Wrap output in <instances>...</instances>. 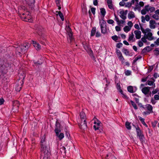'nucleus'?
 <instances>
[{"label":"nucleus","instance_id":"nucleus-1","mask_svg":"<svg viewBox=\"0 0 159 159\" xmlns=\"http://www.w3.org/2000/svg\"><path fill=\"white\" fill-rule=\"evenodd\" d=\"M41 156L43 159H49L50 153L44 137H42L40 142Z\"/></svg>","mask_w":159,"mask_h":159},{"label":"nucleus","instance_id":"nucleus-2","mask_svg":"<svg viewBox=\"0 0 159 159\" xmlns=\"http://www.w3.org/2000/svg\"><path fill=\"white\" fill-rule=\"evenodd\" d=\"M30 46V43H25L18 47L16 49V53L17 55L21 56V55L25 53Z\"/></svg>","mask_w":159,"mask_h":159},{"label":"nucleus","instance_id":"nucleus-3","mask_svg":"<svg viewBox=\"0 0 159 159\" xmlns=\"http://www.w3.org/2000/svg\"><path fill=\"white\" fill-rule=\"evenodd\" d=\"M20 15V17L23 20L26 22H32L31 17L29 12L26 11L25 13L21 12Z\"/></svg>","mask_w":159,"mask_h":159},{"label":"nucleus","instance_id":"nucleus-4","mask_svg":"<svg viewBox=\"0 0 159 159\" xmlns=\"http://www.w3.org/2000/svg\"><path fill=\"white\" fill-rule=\"evenodd\" d=\"M99 24L101 33L103 34H105L107 32V24L106 21L102 20L100 21Z\"/></svg>","mask_w":159,"mask_h":159},{"label":"nucleus","instance_id":"nucleus-5","mask_svg":"<svg viewBox=\"0 0 159 159\" xmlns=\"http://www.w3.org/2000/svg\"><path fill=\"white\" fill-rule=\"evenodd\" d=\"M151 87H145L141 89L142 92L146 95L147 97H151V92L150 91Z\"/></svg>","mask_w":159,"mask_h":159},{"label":"nucleus","instance_id":"nucleus-6","mask_svg":"<svg viewBox=\"0 0 159 159\" xmlns=\"http://www.w3.org/2000/svg\"><path fill=\"white\" fill-rule=\"evenodd\" d=\"M66 30L67 34L68 36V41H70V42L71 43L73 40L71 29L69 27H68L66 28Z\"/></svg>","mask_w":159,"mask_h":159},{"label":"nucleus","instance_id":"nucleus-7","mask_svg":"<svg viewBox=\"0 0 159 159\" xmlns=\"http://www.w3.org/2000/svg\"><path fill=\"white\" fill-rule=\"evenodd\" d=\"M20 105L19 102L18 101L16 100L13 102L12 110L14 111H16L18 110Z\"/></svg>","mask_w":159,"mask_h":159},{"label":"nucleus","instance_id":"nucleus-8","mask_svg":"<svg viewBox=\"0 0 159 159\" xmlns=\"http://www.w3.org/2000/svg\"><path fill=\"white\" fill-rule=\"evenodd\" d=\"M79 126L80 128L83 130L86 129L87 128V125L86 120L84 122V121H80L79 124Z\"/></svg>","mask_w":159,"mask_h":159},{"label":"nucleus","instance_id":"nucleus-9","mask_svg":"<svg viewBox=\"0 0 159 159\" xmlns=\"http://www.w3.org/2000/svg\"><path fill=\"white\" fill-rule=\"evenodd\" d=\"M3 62L0 61V75L3 72V68L7 67L9 66V65L7 63H5V64H2Z\"/></svg>","mask_w":159,"mask_h":159},{"label":"nucleus","instance_id":"nucleus-10","mask_svg":"<svg viewBox=\"0 0 159 159\" xmlns=\"http://www.w3.org/2000/svg\"><path fill=\"white\" fill-rule=\"evenodd\" d=\"M32 43L36 50H39L41 49L40 45L38 43L33 40L32 41Z\"/></svg>","mask_w":159,"mask_h":159},{"label":"nucleus","instance_id":"nucleus-11","mask_svg":"<svg viewBox=\"0 0 159 159\" xmlns=\"http://www.w3.org/2000/svg\"><path fill=\"white\" fill-rule=\"evenodd\" d=\"M152 33L149 32L147 34H145L144 35V37H146V38L149 41L152 40L154 39V37L152 36Z\"/></svg>","mask_w":159,"mask_h":159},{"label":"nucleus","instance_id":"nucleus-12","mask_svg":"<svg viewBox=\"0 0 159 159\" xmlns=\"http://www.w3.org/2000/svg\"><path fill=\"white\" fill-rule=\"evenodd\" d=\"M54 131L55 133H57L58 132H61L60 124L57 121L56 122V123Z\"/></svg>","mask_w":159,"mask_h":159},{"label":"nucleus","instance_id":"nucleus-13","mask_svg":"<svg viewBox=\"0 0 159 159\" xmlns=\"http://www.w3.org/2000/svg\"><path fill=\"white\" fill-rule=\"evenodd\" d=\"M80 121H84V122L86 120V116L85 113L83 111H81L80 113Z\"/></svg>","mask_w":159,"mask_h":159},{"label":"nucleus","instance_id":"nucleus-14","mask_svg":"<svg viewBox=\"0 0 159 159\" xmlns=\"http://www.w3.org/2000/svg\"><path fill=\"white\" fill-rule=\"evenodd\" d=\"M135 35V37L137 39H139L141 37V32L139 30H135L134 32Z\"/></svg>","mask_w":159,"mask_h":159},{"label":"nucleus","instance_id":"nucleus-15","mask_svg":"<svg viewBox=\"0 0 159 159\" xmlns=\"http://www.w3.org/2000/svg\"><path fill=\"white\" fill-rule=\"evenodd\" d=\"M156 22L153 20H151L149 21V27L151 29H154L155 28L156 26L155 24Z\"/></svg>","mask_w":159,"mask_h":159},{"label":"nucleus","instance_id":"nucleus-16","mask_svg":"<svg viewBox=\"0 0 159 159\" xmlns=\"http://www.w3.org/2000/svg\"><path fill=\"white\" fill-rule=\"evenodd\" d=\"M120 16L123 20H125L126 18V13H125V12L124 11H122L120 12Z\"/></svg>","mask_w":159,"mask_h":159},{"label":"nucleus","instance_id":"nucleus-17","mask_svg":"<svg viewBox=\"0 0 159 159\" xmlns=\"http://www.w3.org/2000/svg\"><path fill=\"white\" fill-rule=\"evenodd\" d=\"M136 130L137 133V136L139 137L143 134V132L140 130V128L138 126H137V127L136 128Z\"/></svg>","mask_w":159,"mask_h":159},{"label":"nucleus","instance_id":"nucleus-18","mask_svg":"<svg viewBox=\"0 0 159 159\" xmlns=\"http://www.w3.org/2000/svg\"><path fill=\"white\" fill-rule=\"evenodd\" d=\"M151 50L149 47L148 46L143 48L141 51V54H144L146 53L147 52H149Z\"/></svg>","mask_w":159,"mask_h":159},{"label":"nucleus","instance_id":"nucleus-19","mask_svg":"<svg viewBox=\"0 0 159 159\" xmlns=\"http://www.w3.org/2000/svg\"><path fill=\"white\" fill-rule=\"evenodd\" d=\"M106 158V159H116L114 155L111 153H109L107 155Z\"/></svg>","mask_w":159,"mask_h":159},{"label":"nucleus","instance_id":"nucleus-20","mask_svg":"<svg viewBox=\"0 0 159 159\" xmlns=\"http://www.w3.org/2000/svg\"><path fill=\"white\" fill-rule=\"evenodd\" d=\"M135 88L136 89L134 90L133 86H129L127 87V90L130 93H134L136 90V88L135 87Z\"/></svg>","mask_w":159,"mask_h":159},{"label":"nucleus","instance_id":"nucleus-21","mask_svg":"<svg viewBox=\"0 0 159 159\" xmlns=\"http://www.w3.org/2000/svg\"><path fill=\"white\" fill-rule=\"evenodd\" d=\"M135 39L134 38V35L133 33L132 32L131 34L129 35L128 41H132L133 42H134L135 41Z\"/></svg>","mask_w":159,"mask_h":159},{"label":"nucleus","instance_id":"nucleus-22","mask_svg":"<svg viewBox=\"0 0 159 159\" xmlns=\"http://www.w3.org/2000/svg\"><path fill=\"white\" fill-rule=\"evenodd\" d=\"M60 132H58V133H56V135L59 138L60 140H61L64 137V134L63 133H61L60 134L59 133Z\"/></svg>","mask_w":159,"mask_h":159},{"label":"nucleus","instance_id":"nucleus-23","mask_svg":"<svg viewBox=\"0 0 159 159\" xmlns=\"http://www.w3.org/2000/svg\"><path fill=\"white\" fill-rule=\"evenodd\" d=\"M146 108L149 111L150 113H152V107L150 104H147L146 105Z\"/></svg>","mask_w":159,"mask_h":159},{"label":"nucleus","instance_id":"nucleus-24","mask_svg":"<svg viewBox=\"0 0 159 159\" xmlns=\"http://www.w3.org/2000/svg\"><path fill=\"white\" fill-rule=\"evenodd\" d=\"M26 2L29 6H32L34 4V0H25Z\"/></svg>","mask_w":159,"mask_h":159},{"label":"nucleus","instance_id":"nucleus-25","mask_svg":"<svg viewBox=\"0 0 159 159\" xmlns=\"http://www.w3.org/2000/svg\"><path fill=\"white\" fill-rule=\"evenodd\" d=\"M136 0V3H135V7H134V9L135 11L136 10H137L139 9L140 7V6H139V0Z\"/></svg>","mask_w":159,"mask_h":159},{"label":"nucleus","instance_id":"nucleus-26","mask_svg":"<svg viewBox=\"0 0 159 159\" xmlns=\"http://www.w3.org/2000/svg\"><path fill=\"white\" fill-rule=\"evenodd\" d=\"M96 32V28L95 27L93 28L91 30V33L90 34L91 36H94Z\"/></svg>","mask_w":159,"mask_h":159},{"label":"nucleus","instance_id":"nucleus-27","mask_svg":"<svg viewBox=\"0 0 159 159\" xmlns=\"http://www.w3.org/2000/svg\"><path fill=\"white\" fill-rule=\"evenodd\" d=\"M135 16L134 13L133 12H131L128 14V17L129 19L134 18Z\"/></svg>","mask_w":159,"mask_h":159},{"label":"nucleus","instance_id":"nucleus-28","mask_svg":"<svg viewBox=\"0 0 159 159\" xmlns=\"http://www.w3.org/2000/svg\"><path fill=\"white\" fill-rule=\"evenodd\" d=\"M56 12L58 13L62 21L64 20V17L63 14L60 11H57Z\"/></svg>","mask_w":159,"mask_h":159},{"label":"nucleus","instance_id":"nucleus-29","mask_svg":"<svg viewBox=\"0 0 159 159\" xmlns=\"http://www.w3.org/2000/svg\"><path fill=\"white\" fill-rule=\"evenodd\" d=\"M130 123L127 121L125 124V126L126 128L128 130H130L131 129V126L130 125Z\"/></svg>","mask_w":159,"mask_h":159},{"label":"nucleus","instance_id":"nucleus-30","mask_svg":"<svg viewBox=\"0 0 159 159\" xmlns=\"http://www.w3.org/2000/svg\"><path fill=\"white\" fill-rule=\"evenodd\" d=\"M100 10L101 14L104 17L105 16L106 13V11L105 10L104 8H102L100 9Z\"/></svg>","mask_w":159,"mask_h":159},{"label":"nucleus","instance_id":"nucleus-31","mask_svg":"<svg viewBox=\"0 0 159 159\" xmlns=\"http://www.w3.org/2000/svg\"><path fill=\"white\" fill-rule=\"evenodd\" d=\"M147 84L148 85L150 86H153V88L155 87V84L154 83V82L153 81L148 80L147 81Z\"/></svg>","mask_w":159,"mask_h":159},{"label":"nucleus","instance_id":"nucleus-32","mask_svg":"<svg viewBox=\"0 0 159 159\" xmlns=\"http://www.w3.org/2000/svg\"><path fill=\"white\" fill-rule=\"evenodd\" d=\"M131 29V28L130 27L128 26H126L124 28L123 30L125 32L127 33Z\"/></svg>","mask_w":159,"mask_h":159},{"label":"nucleus","instance_id":"nucleus-33","mask_svg":"<svg viewBox=\"0 0 159 159\" xmlns=\"http://www.w3.org/2000/svg\"><path fill=\"white\" fill-rule=\"evenodd\" d=\"M130 102L131 104H132V105L133 106L134 108V109L136 110L137 109H138V107H137V105H136V104L135 103V102H134L132 100H131L130 101Z\"/></svg>","mask_w":159,"mask_h":159},{"label":"nucleus","instance_id":"nucleus-34","mask_svg":"<svg viewBox=\"0 0 159 159\" xmlns=\"http://www.w3.org/2000/svg\"><path fill=\"white\" fill-rule=\"evenodd\" d=\"M112 3V2H107L108 7L111 9H113V4Z\"/></svg>","mask_w":159,"mask_h":159},{"label":"nucleus","instance_id":"nucleus-35","mask_svg":"<svg viewBox=\"0 0 159 159\" xmlns=\"http://www.w3.org/2000/svg\"><path fill=\"white\" fill-rule=\"evenodd\" d=\"M60 151L61 153H65L66 152V148L64 146L60 148Z\"/></svg>","mask_w":159,"mask_h":159},{"label":"nucleus","instance_id":"nucleus-36","mask_svg":"<svg viewBox=\"0 0 159 159\" xmlns=\"http://www.w3.org/2000/svg\"><path fill=\"white\" fill-rule=\"evenodd\" d=\"M117 89L120 93H122L123 91L121 89L120 85V84H117Z\"/></svg>","mask_w":159,"mask_h":159},{"label":"nucleus","instance_id":"nucleus-37","mask_svg":"<svg viewBox=\"0 0 159 159\" xmlns=\"http://www.w3.org/2000/svg\"><path fill=\"white\" fill-rule=\"evenodd\" d=\"M150 7V6H149V5H146L144 7V8L145 9V10L147 11L148 12L149 11V9Z\"/></svg>","mask_w":159,"mask_h":159},{"label":"nucleus","instance_id":"nucleus-38","mask_svg":"<svg viewBox=\"0 0 159 159\" xmlns=\"http://www.w3.org/2000/svg\"><path fill=\"white\" fill-rule=\"evenodd\" d=\"M111 38L113 40L116 42H117V40L118 39V37L116 35L112 36Z\"/></svg>","mask_w":159,"mask_h":159},{"label":"nucleus","instance_id":"nucleus-39","mask_svg":"<svg viewBox=\"0 0 159 159\" xmlns=\"http://www.w3.org/2000/svg\"><path fill=\"white\" fill-rule=\"evenodd\" d=\"M152 17L153 18H154L156 20H158L159 19V16L157 15L156 14L153 15L152 16Z\"/></svg>","mask_w":159,"mask_h":159},{"label":"nucleus","instance_id":"nucleus-40","mask_svg":"<svg viewBox=\"0 0 159 159\" xmlns=\"http://www.w3.org/2000/svg\"><path fill=\"white\" fill-rule=\"evenodd\" d=\"M125 75H126L128 76L131 75V71L129 70H126L125 72Z\"/></svg>","mask_w":159,"mask_h":159},{"label":"nucleus","instance_id":"nucleus-41","mask_svg":"<svg viewBox=\"0 0 159 159\" xmlns=\"http://www.w3.org/2000/svg\"><path fill=\"white\" fill-rule=\"evenodd\" d=\"M122 51L126 55H128L129 54V52L127 49H124Z\"/></svg>","mask_w":159,"mask_h":159},{"label":"nucleus","instance_id":"nucleus-42","mask_svg":"<svg viewBox=\"0 0 159 159\" xmlns=\"http://www.w3.org/2000/svg\"><path fill=\"white\" fill-rule=\"evenodd\" d=\"M19 10L20 11H25L26 10V8L23 6H21L19 7Z\"/></svg>","mask_w":159,"mask_h":159},{"label":"nucleus","instance_id":"nucleus-43","mask_svg":"<svg viewBox=\"0 0 159 159\" xmlns=\"http://www.w3.org/2000/svg\"><path fill=\"white\" fill-rule=\"evenodd\" d=\"M119 58V59L121 61H122V62L123 63L124 62V58L123 57L122 54L121 55H120V56H118Z\"/></svg>","mask_w":159,"mask_h":159},{"label":"nucleus","instance_id":"nucleus-44","mask_svg":"<svg viewBox=\"0 0 159 159\" xmlns=\"http://www.w3.org/2000/svg\"><path fill=\"white\" fill-rule=\"evenodd\" d=\"M138 117L139 120L141 121L142 124L145 123L144 121L145 119L144 118H142V117L140 116H138Z\"/></svg>","mask_w":159,"mask_h":159},{"label":"nucleus","instance_id":"nucleus-45","mask_svg":"<svg viewBox=\"0 0 159 159\" xmlns=\"http://www.w3.org/2000/svg\"><path fill=\"white\" fill-rule=\"evenodd\" d=\"M139 139L141 143H143L144 142L145 138L144 136L139 138Z\"/></svg>","mask_w":159,"mask_h":159},{"label":"nucleus","instance_id":"nucleus-46","mask_svg":"<svg viewBox=\"0 0 159 159\" xmlns=\"http://www.w3.org/2000/svg\"><path fill=\"white\" fill-rule=\"evenodd\" d=\"M147 11L145 10V9L144 8V9H142L141 11V13L142 15H144L147 13Z\"/></svg>","mask_w":159,"mask_h":159},{"label":"nucleus","instance_id":"nucleus-47","mask_svg":"<svg viewBox=\"0 0 159 159\" xmlns=\"http://www.w3.org/2000/svg\"><path fill=\"white\" fill-rule=\"evenodd\" d=\"M155 10V8L154 7H151L149 9V11L150 12L152 13Z\"/></svg>","mask_w":159,"mask_h":159},{"label":"nucleus","instance_id":"nucleus-48","mask_svg":"<svg viewBox=\"0 0 159 159\" xmlns=\"http://www.w3.org/2000/svg\"><path fill=\"white\" fill-rule=\"evenodd\" d=\"M94 124L97 125V126H98L99 127L101 123L99 121L97 120V122L94 121Z\"/></svg>","mask_w":159,"mask_h":159},{"label":"nucleus","instance_id":"nucleus-49","mask_svg":"<svg viewBox=\"0 0 159 159\" xmlns=\"http://www.w3.org/2000/svg\"><path fill=\"white\" fill-rule=\"evenodd\" d=\"M107 22L108 24H113L114 22V20L111 19L107 20Z\"/></svg>","mask_w":159,"mask_h":159},{"label":"nucleus","instance_id":"nucleus-50","mask_svg":"<svg viewBox=\"0 0 159 159\" xmlns=\"http://www.w3.org/2000/svg\"><path fill=\"white\" fill-rule=\"evenodd\" d=\"M138 45L140 47H141L143 46V43L140 40L138 41Z\"/></svg>","mask_w":159,"mask_h":159},{"label":"nucleus","instance_id":"nucleus-51","mask_svg":"<svg viewBox=\"0 0 159 159\" xmlns=\"http://www.w3.org/2000/svg\"><path fill=\"white\" fill-rule=\"evenodd\" d=\"M122 43H117L116 45V47L118 48H120L122 46Z\"/></svg>","mask_w":159,"mask_h":159},{"label":"nucleus","instance_id":"nucleus-52","mask_svg":"<svg viewBox=\"0 0 159 159\" xmlns=\"http://www.w3.org/2000/svg\"><path fill=\"white\" fill-rule=\"evenodd\" d=\"M116 52L118 56L122 55L121 53L119 50L116 49Z\"/></svg>","mask_w":159,"mask_h":159},{"label":"nucleus","instance_id":"nucleus-53","mask_svg":"<svg viewBox=\"0 0 159 159\" xmlns=\"http://www.w3.org/2000/svg\"><path fill=\"white\" fill-rule=\"evenodd\" d=\"M101 36L100 32L99 31H97L96 34L95 36L96 37H99Z\"/></svg>","mask_w":159,"mask_h":159},{"label":"nucleus","instance_id":"nucleus-54","mask_svg":"<svg viewBox=\"0 0 159 159\" xmlns=\"http://www.w3.org/2000/svg\"><path fill=\"white\" fill-rule=\"evenodd\" d=\"M146 39H147L146 38V37H142L141 38V40L143 42L145 43L147 42V41Z\"/></svg>","mask_w":159,"mask_h":159},{"label":"nucleus","instance_id":"nucleus-55","mask_svg":"<svg viewBox=\"0 0 159 159\" xmlns=\"http://www.w3.org/2000/svg\"><path fill=\"white\" fill-rule=\"evenodd\" d=\"M145 19L147 21H149L150 20V17L148 15H146L145 16Z\"/></svg>","mask_w":159,"mask_h":159},{"label":"nucleus","instance_id":"nucleus-56","mask_svg":"<svg viewBox=\"0 0 159 159\" xmlns=\"http://www.w3.org/2000/svg\"><path fill=\"white\" fill-rule=\"evenodd\" d=\"M131 6V4L130 3V2H128L126 3L125 5V7H130Z\"/></svg>","mask_w":159,"mask_h":159},{"label":"nucleus","instance_id":"nucleus-57","mask_svg":"<svg viewBox=\"0 0 159 159\" xmlns=\"http://www.w3.org/2000/svg\"><path fill=\"white\" fill-rule=\"evenodd\" d=\"M125 22V20H119V22L117 24L119 25H120L121 24H123Z\"/></svg>","mask_w":159,"mask_h":159},{"label":"nucleus","instance_id":"nucleus-58","mask_svg":"<svg viewBox=\"0 0 159 159\" xmlns=\"http://www.w3.org/2000/svg\"><path fill=\"white\" fill-rule=\"evenodd\" d=\"M114 16L115 17V20L116 21L117 23H118L119 22V18L115 14H114Z\"/></svg>","mask_w":159,"mask_h":159},{"label":"nucleus","instance_id":"nucleus-59","mask_svg":"<svg viewBox=\"0 0 159 159\" xmlns=\"http://www.w3.org/2000/svg\"><path fill=\"white\" fill-rule=\"evenodd\" d=\"M157 123V121H155L153 122L152 123V126L153 127H155L156 126V125Z\"/></svg>","mask_w":159,"mask_h":159},{"label":"nucleus","instance_id":"nucleus-60","mask_svg":"<svg viewBox=\"0 0 159 159\" xmlns=\"http://www.w3.org/2000/svg\"><path fill=\"white\" fill-rule=\"evenodd\" d=\"M158 92L157 89H156L155 90H153L152 92V94H154L157 93Z\"/></svg>","mask_w":159,"mask_h":159},{"label":"nucleus","instance_id":"nucleus-61","mask_svg":"<svg viewBox=\"0 0 159 159\" xmlns=\"http://www.w3.org/2000/svg\"><path fill=\"white\" fill-rule=\"evenodd\" d=\"M91 10L92 13L93 15H94V14H95V8L94 7H92L91 8Z\"/></svg>","mask_w":159,"mask_h":159},{"label":"nucleus","instance_id":"nucleus-62","mask_svg":"<svg viewBox=\"0 0 159 159\" xmlns=\"http://www.w3.org/2000/svg\"><path fill=\"white\" fill-rule=\"evenodd\" d=\"M154 98L156 100H159V96L158 95L156 94L154 96Z\"/></svg>","mask_w":159,"mask_h":159},{"label":"nucleus","instance_id":"nucleus-63","mask_svg":"<svg viewBox=\"0 0 159 159\" xmlns=\"http://www.w3.org/2000/svg\"><path fill=\"white\" fill-rule=\"evenodd\" d=\"M154 43L158 46L159 45V38L156 41L154 42Z\"/></svg>","mask_w":159,"mask_h":159},{"label":"nucleus","instance_id":"nucleus-64","mask_svg":"<svg viewBox=\"0 0 159 159\" xmlns=\"http://www.w3.org/2000/svg\"><path fill=\"white\" fill-rule=\"evenodd\" d=\"M155 51L156 52V54L157 55H159V49L158 48H156Z\"/></svg>","mask_w":159,"mask_h":159}]
</instances>
